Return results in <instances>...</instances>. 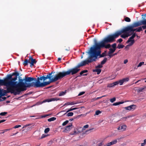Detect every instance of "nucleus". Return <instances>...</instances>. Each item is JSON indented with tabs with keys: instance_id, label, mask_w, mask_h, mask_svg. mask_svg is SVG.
Returning a JSON list of instances; mask_svg holds the SVG:
<instances>
[{
	"instance_id": "f257e3e1",
	"label": "nucleus",
	"mask_w": 146,
	"mask_h": 146,
	"mask_svg": "<svg viewBox=\"0 0 146 146\" xmlns=\"http://www.w3.org/2000/svg\"><path fill=\"white\" fill-rule=\"evenodd\" d=\"M55 72L52 71L46 75L40 76L38 77L34 82V88H42L49 84L50 83L55 82L62 79L59 72L52 75Z\"/></svg>"
},
{
	"instance_id": "f03ea898",
	"label": "nucleus",
	"mask_w": 146,
	"mask_h": 146,
	"mask_svg": "<svg viewBox=\"0 0 146 146\" xmlns=\"http://www.w3.org/2000/svg\"><path fill=\"white\" fill-rule=\"evenodd\" d=\"M36 80V78L31 77H25L24 78L22 79L21 77H19V82L15 81V83L13 86L19 94L21 92H23L27 90V88L34 87V82H30L33 80Z\"/></svg>"
},
{
	"instance_id": "7ed1b4c3",
	"label": "nucleus",
	"mask_w": 146,
	"mask_h": 146,
	"mask_svg": "<svg viewBox=\"0 0 146 146\" xmlns=\"http://www.w3.org/2000/svg\"><path fill=\"white\" fill-rule=\"evenodd\" d=\"M15 72L11 74H8L4 80L0 79V86H10L12 87L15 84V81L17 79V76H19V73L16 70Z\"/></svg>"
},
{
	"instance_id": "20e7f679",
	"label": "nucleus",
	"mask_w": 146,
	"mask_h": 146,
	"mask_svg": "<svg viewBox=\"0 0 146 146\" xmlns=\"http://www.w3.org/2000/svg\"><path fill=\"white\" fill-rule=\"evenodd\" d=\"M102 47H100L98 48H90L88 52V53L90 55L89 57L88 62H92L96 60L98 56H100L101 54V48Z\"/></svg>"
},
{
	"instance_id": "39448f33",
	"label": "nucleus",
	"mask_w": 146,
	"mask_h": 146,
	"mask_svg": "<svg viewBox=\"0 0 146 146\" xmlns=\"http://www.w3.org/2000/svg\"><path fill=\"white\" fill-rule=\"evenodd\" d=\"M122 33L121 30L117 31L113 34L108 35L103 40L104 44L114 42L116 38H118Z\"/></svg>"
},
{
	"instance_id": "423d86ee",
	"label": "nucleus",
	"mask_w": 146,
	"mask_h": 146,
	"mask_svg": "<svg viewBox=\"0 0 146 146\" xmlns=\"http://www.w3.org/2000/svg\"><path fill=\"white\" fill-rule=\"evenodd\" d=\"M80 70V69H78L75 67L69 69L67 71H63L62 72H59L61 79L66 76L70 75H74L77 73Z\"/></svg>"
},
{
	"instance_id": "0eeeda50",
	"label": "nucleus",
	"mask_w": 146,
	"mask_h": 146,
	"mask_svg": "<svg viewBox=\"0 0 146 146\" xmlns=\"http://www.w3.org/2000/svg\"><path fill=\"white\" fill-rule=\"evenodd\" d=\"M7 87V91L5 90H3V94L5 95L8 93H11V94H13L15 95H16L17 94H19V93L16 91L14 87H12L10 86H6Z\"/></svg>"
},
{
	"instance_id": "6e6552de",
	"label": "nucleus",
	"mask_w": 146,
	"mask_h": 146,
	"mask_svg": "<svg viewBox=\"0 0 146 146\" xmlns=\"http://www.w3.org/2000/svg\"><path fill=\"white\" fill-rule=\"evenodd\" d=\"M134 27L131 25L125 27L121 30L122 33H125L127 32H132V33H133L135 31H137V29H133Z\"/></svg>"
},
{
	"instance_id": "1a4fd4ad",
	"label": "nucleus",
	"mask_w": 146,
	"mask_h": 146,
	"mask_svg": "<svg viewBox=\"0 0 146 146\" xmlns=\"http://www.w3.org/2000/svg\"><path fill=\"white\" fill-rule=\"evenodd\" d=\"M94 45L93 47H91V48H99L100 47H104V46H105L103 40L100 43H97L96 38H95L94 39Z\"/></svg>"
},
{
	"instance_id": "9d476101",
	"label": "nucleus",
	"mask_w": 146,
	"mask_h": 146,
	"mask_svg": "<svg viewBox=\"0 0 146 146\" xmlns=\"http://www.w3.org/2000/svg\"><path fill=\"white\" fill-rule=\"evenodd\" d=\"M89 59L82 61L78 65L74 67L78 69H80L79 68L82 66L85 65L86 64H88L89 63H91L90 62H88Z\"/></svg>"
},
{
	"instance_id": "9b49d317",
	"label": "nucleus",
	"mask_w": 146,
	"mask_h": 146,
	"mask_svg": "<svg viewBox=\"0 0 146 146\" xmlns=\"http://www.w3.org/2000/svg\"><path fill=\"white\" fill-rule=\"evenodd\" d=\"M136 107V106L135 105L133 104L127 107H125L124 108L125 109L129 111H132L134 110L135 109Z\"/></svg>"
},
{
	"instance_id": "f8f14e48",
	"label": "nucleus",
	"mask_w": 146,
	"mask_h": 146,
	"mask_svg": "<svg viewBox=\"0 0 146 146\" xmlns=\"http://www.w3.org/2000/svg\"><path fill=\"white\" fill-rule=\"evenodd\" d=\"M127 128V126L125 125H120L117 128L120 131H125Z\"/></svg>"
},
{
	"instance_id": "ddd939ff",
	"label": "nucleus",
	"mask_w": 146,
	"mask_h": 146,
	"mask_svg": "<svg viewBox=\"0 0 146 146\" xmlns=\"http://www.w3.org/2000/svg\"><path fill=\"white\" fill-rule=\"evenodd\" d=\"M134 40L131 38V36L130 37L126 42L127 43H128L130 42L129 44L127 45V46H130L132 45L134 43Z\"/></svg>"
},
{
	"instance_id": "4468645a",
	"label": "nucleus",
	"mask_w": 146,
	"mask_h": 146,
	"mask_svg": "<svg viewBox=\"0 0 146 146\" xmlns=\"http://www.w3.org/2000/svg\"><path fill=\"white\" fill-rule=\"evenodd\" d=\"M59 98H49L47 99L44 100L45 102H49L53 101H56L58 100H59Z\"/></svg>"
},
{
	"instance_id": "2eb2a0df",
	"label": "nucleus",
	"mask_w": 146,
	"mask_h": 146,
	"mask_svg": "<svg viewBox=\"0 0 146 146\" xmlns=\"http://www.w3.org/2000/svg\"><path fill=\"white\" fill-rule=\"evenodd\" d=\"M141 25L140 21L134 23L131 26L134 27H137Z\"/></svg>"
},
{
	"instance_id": "dca6fc26",
	"label": "nucleus",
	"mask_w": 146,
	"mask_h": 146,
	"mask_svg": "<svg viewBox=\"0 0 146 146\" xmlns=\"http://www.w3.org/2000/svg\"><path fill=\"white\" fill-rule=\"evenodd\" d=\"M29 60H31V61H29V63H31L34 64H35L36 62V60L33 59V57L31 56L30 57Z\"/></svg>"
},
{
	"instance_id": "f3484780",
	"label": "nucleus",
	"mask_w": 146,
	"mask_h": 146,
	"mask_svg": "<svg viewBox=\"0 0 146 146\" xmlns=\"http://www.w3.org/2000/svg\"><path fill=\"white\" fill-rule=\"evenodd\" d=\"M72 124L71 123L69 125H68L66 127L65 130L66 131H70L71 129L72 128Z\"/></svg>"
},
{
	"instance_id": "a211bd4d",
	"label": "nucleus",
	"mask_w": 146,
	"mask_h": 146,
	"mask_svg": "<svg viewBox=\"0 0 146 146\" xmlns=\"http://www.w3.org/2000/svg\"><path fill=\"white\" fill-rule=\"evenodd\" d=\"M93 72H97V74H99L101 72V70L100 69L96 68L95 69H94L93 70Z\"/></svg>"
},
{
	"instance_id": "6ab92c4d",
	"label": "nucleus",
	"mask_w": 146,
	"mask_h": 146,
	"mask_svg": "<svg viewBox=\"0 0 146 146\" xmlns=\"http://www.w3.org/2000/svg\"><path fill=\"white\" fill-rule=\"evenodd\" d=\"M76 104V103L74 102H67V103H65L64 104V106L70 105H73Z\"/></svg>"
},
{
	"instance_id": "aec40b11",
	"label": "nucleus",
	"mask_w": 146,
	"mask_h": 146,
	"mask_svg": "<svg viewBox=\"0 0 146 146\" xmlns=\"http://www.w3.org/2000/svg\"><path fill=\"white\" fill-rule=\"evenodd\" d=\"M115 49H113L111 48H110L109 49V51L108 52V54H111L113 53L115 51Z\"/></svg>"
},
{
	"instance_id": "412c9836",
	"label": "nucleus",
	"mask_w": 146,
	"mask_h": 146,
	"mask_svg": "<svg viewBox=\"0 0 146 146\" xmlns=\"http://www.w3.org/2000/svg\"><path fill=\"white\" fill-rule=\"evenodd\" d=\"M146 89V87H143L139 88L137 90V91L139 92H142L143 91V90Z\"/></svg>"
},
{
	"instance_id": "4be33fe9",
	"label": "nucleus",
	"mask_w": 146,
	"mask_h": 146,
	"mask_svg": "<svg viewBox=\"0 0 146 146\" xmlns=\"http://www.w3.org/2000/svg\"><path fill=\"white\" fill-rule=\"evenodd\" d=\"M88 72V70H83L80 73V75L78 76H77L76 78H77L78 77H80L81 75H82V74H83L86 73Z\"/></svg>"
},
{
	"instance_id": "5701e85b",
	"label": "nucleus",
	"mask_w": 146,
	"mask_h": 146,
	"mask_svg": "<svg viewBox=\"0 0 146 146\" xmlns=\"http://www.w3.org/2000/svg\"><path fill=\"white\" fill-rule=\"evenodd\" d=\"M28 63H29V61L27 59H25L24 62L23 63V64L24 66H26L28 65Z\"/></svg>"
},
{
	"instance_id": "b1692460",
	"label": "nucleus",
	"mask_w": 146,
	"mask_h": 146,
	"mask_svg": "<svg viewBox=\"0 0 146 146\" xmlns=\"http://www.w3.org/2000/svg\"><path fill=\"white\" fill-rule=\"evenodd\" d=\"M78 108H71L69 109H68V110H67V111L66 112V113H65L64 114H66V113L69 111H72V110H76L77 109H78Z\"/></svg>"
},
{
	"instance_id": "393cba45",
	"label": "nucleus",
	"mask_w": 146,
	"mask_h": 146,
	"mask_svg": "<svg viewBox=\"0 0 146 146\" xmlns=\"http://www.w3.org/2000/svg\"><path fill=\"white\" fill-rule=\"evenodd\" d=\"M141 25H146V19L140 21Z\"/></svg>"
},
{
	"instance_id": "a878e982",
	"label": "nucleus",
	"mask_w": 146,
	"mask_h": 146,
	"mask_svg": "<svg viewBox=\"0 0 146 146\" xmlns=\"http://www.w3.org/2000/svg\"><path fill=\"white\" fill-rule=\"evenodd\" d=\"M56 118L55 117H52L48 119V121L49 122H50L52 121H54L56 120Z\"/></svg>"
},
{
	"instance_id": "bb28decb",
	"label": "nucleus",
	"mask_w": 146,
	"mask_h": 146,
	"mask_svg": "<svg viewBox=\"0 0 146 146\" xmlns=\"http://www.w3.org/2000/svg\"><path fill=\"white\" fill-rule=\"evenodd\" d=\"M123 103V102H117L114 103L113 104V105L115 106H116L120 104H122Z\"/></svg>"
},
{
	"instance_id": "cd10ccee",
	"label": "nucleus",
	"mask_w": 146,
	"mask_h": 146,
	"mask_svg": "<svg viewBox=\"0 0 146 146\" xmlns=\"http://www.w3.org/2000/svg\"><path fill=\"white\" fill-rule=\"evenodd\" d=\"M107 60V58H105L104 60L101 62V64L103 65L106 62Z\"/></svg>"
},
{
	"instance_id": "c85d7f7f",
	"label": "nucleus",
	"mask_w": 146,
	"mask_h": 146,
	"mask_svg": "<svg viewBox=\"0 0 146 146\" xmlns=\"http://www.w3.org/2000/svg\"><path fill=\"white\" fill-rule=\"evenodd\" d=\"M106 56V51H105L104 52L102 53V54L100 55V56H99V57H98V58L104 57L105 56Z\"/></svg>"
},
{
	"instance_id": "c756f323",
	"label": "nucleus",
	"mask_w": 146,
	"mask_h": 146,
	"mask_svg": "<svg viewBox=\"0 0 146 146\" xmlns=\"http://www.w3.org/2000/svg\"><path fill=\"white\" fill-rule=\"evenodd\" d=\"M124 46L123 45L118 44L117 47V48L119 49H121L123 48Z\"/></svg>"
},
{
	"instance_id": "7c9ffc66",
	"label": "nucleus",
	"mask_w": 146,
	"mask_h": 146,
	"mask_svg": "<svg viewBox=\"0 0 146 146\" xmlns=\"http://www.w3.org/2000/svg\"><path fill=\"white\" fill-rule=\"evenodd\" d=\"M110 142H111L110 144H111V145H113L115 144L117 142V140L115 139V140H114L113 141H112Z\"/></svg>"
},
{
	"instance_id": "2f4dec72",
	"label": "nucleus",
	"mask_w": 146,
	"mask_h": 146,
	"mask_svg": "<svg viewBox=\"0 0 146 146\" xmlns=\"http://www.w3.org/2000/svg\"><path fill=\"white\" fill-rule=\"evenodd\" d=\"M124 20L125 21L127 22H130L131 21L130 19L128 17H126Z\"/></svg>"
},
{
	"instance_id": "473e14b6",
	"label": "nucleus",
	"mask_w": 146,
	"mask_h": 146,
	"mask_svg": "<svg viewBox=\"0 0 146 146\" xmlns=\"http://www.w3.org/2000/svg\"><path fill=\"white\" fill-rule=\"evenodd\" d=\"M142 28L141 27H139L137 28L136 31L140 32V31H142Z\"/></svg>"
},
{
	"instance_id": "72a5a7b5",
	"label": "nucleus",
	"mask_w": 146,
	"mask_h": 146,
	"mask_svg": "<svg viewBox=\"0 0 146 146\" xmlns=\"http://www.w3.org/2000/svg\"><path fill=\"white\" fill-rule=\"evenodd\" d=\"M116 44L115 43H114L111 45V46L113 49H115L116 50Z\"/></svg>"
},
{
	"instance_id": "f704fd0d",
	"label": "nucleus",
	"mask_w": 146,
	"mask_h": 146,
	"mask_svg": "<svg viewBox=\"0 0 146 146\" xmlns=\"http://www.w3.org/2000/svg\"><path fill=\"white\" fill-rule=\"evenodd\" d=\"M104 47L106 48H108L111 47V45L110 44H108L106 45H105V46H104Z\"/></svg>"
},
{
	"instance_id": "c9c22d12",
	"label": "nucleus",
	"mask_w": 146,
	"mask_h": 146,
	"mask_svg": "<svg viewBox=\"0 0 146 146\" xmlns=\"http://www.w3.org/2000/svg\"><path fill=\"white\" fill-rule=\"evenodd\" d=\"M69 122L68 120H66L62 124V125L64 126L66 125Z\"/></svg>"
},
{
	"instance_id": "e433bc0d",
	"label": "nucleus",
	"mask_w": 146,
	"mask_h": 146,
	"mask_svg": "<svg viewBox=\"0 0 146 146\" xmlns=\"http://www.w3.org/2000/svg\"><path fill=\"white\" fill-rule=\"evenodd\" d=\"M144 64V62H140L139 64L137 66V67H141V66L143 64Z\"/></svg>"
},
{
	"instance_id": "4c0bfd02",
	"label": "nucleus",
	"mask_w": 146,
	"mask_h": 146,
	"mask_svg": "<svg viewBox=\"0 0 146 146\" xmlns=\"http://www.w3.org/2000/svg\"><path fill=\"white\" fill-rule=\"evenodd\" d=\"M73 115V113L72 112H69L67 113V115L68 116H71Z\"/></svg>"
},
{
	"instance_id": "58836bf2",
	"label": "nucleus",
	"mask_w": 146,
	"mask_h": 146,
	"mask_svg": "<svg viewBox=\"0 0 146 146\" xmlns=\"http://www.w3.org/2000/svg\"><path fill=\"white\" fill-rule=\"evenodd\" d=\"M118 82H119V84L120 85H122L124 82L123 79L120 80Z\"/></svg>"
},
{
	"instance_id": "ea45409f",
	"label": "nucleus",
	"mask_w": 146,
	"mask_h": 146,
	"mask_svg": "<svg viewBox=\"0 0 146 146\" xmlns=\"http://www.w3.org/2000/svg\"><path fill=\"white\" fill-rule=\"evenodd\" d=\"M50 130V129L49 128H46L44 130V132L45 133H48Z\"/></svg>"
},
{
	"instance_id": "a19ab883",
	"label": "nucleus",
	"mask_w": 146,
	"mask_h": 146,
	"mask_svg": "<svg viewBox=\"0 0 146 146\" xmlns=\"http://www.w3.org/2000/svg\"><path fill=\"white\" fill-rule=\"evenodd\" d=\"M66 93V92H62L59 94V96H62L64 95Z\"/></svg>"
},
{
	"instance_id": "79ce46f5",
	"label": "nucleus",
	"mask_w": 146,
	"mask_h": 146,
	"mask_svg": "<svg viewBox=\"0 0 146 146\" xmlns=\"http://www.w3.org/2000/svg\"><path fill=\"white\" fill-rule=\"evenodd\" d=\"M123 79L124 82H128L129 80V79L128 78H124L123 79Z\"/></svg>"
},
{
	"instance_id": "37998d69",
	"label": "nucleus",
	"mask_w": 146,
	"mask_h": 146,
	"mask_svg": "<svg viewBox=\"0 0 146 146\" xmlns=\"http://www.w3.org/2000/svg\"><path fill=\"white\" fill-rule=\"evenodd\" d=\"M101 113V111L99 110H96V111L95 114L96 115H98Z\"/></svg>"
},
{
	"instance_id": "c03bdc74",
	"label": "nucleus",
	"mask_w": 146,
	"mask_h": 146,
	"mask_svg": "<svg viewBox=\"0 0 146 146\" xmlns=\"http://www.w3.org/2000/svg\"><path fill=\"white\" fill-rule=\"evenodd\" d=\"M116 98H113L110 99V101L111 103H113L115 101Z\"/></svg>"
},
{
	"instance_id": "a18cd8bd",
	"label": "nucleus",
	"mask_w": 146,
	"mask_h": 146,
	"mask_svg": "<svg viewBox=\"0 0 146 146\" xmlns=\"http://www.w3.org/2000/svg\"><path fill=\"white\" fill-rule=\"evenodd\" d=\"M102 67V65L101 64H100L96 66V68H101Z\"/></svg>"
},
{
	"instance_id": "49530a36",
	"label": "nucleus",
	"mask_w": 146,
	"mask_h": 146,
	"mask_svg": "<svg viewBox=\"0 0 146 146\" xmlns=\"http://www.w3.org/2000/svg\"><path fill=\"white\" fill-rule=\"evenodd\" d=\"M9 129H6L5 130H2V132H1L0 133V134H2V133H3L7 131H9Z\"/></svg>"
},
{
	"instance_id": "de8ad7c7",
	"label": "nucleus",
	"mask_w": 146,
	"mask_h": 146,
	"mask_svg": "<svg viewBox=\"0 0 146 146\" xmlns=\"http://www.w3.org/2000/svg\"><path fill=\"white\" fill-rule=\"evenodd\" d=\"M113 86H113V83L111 84H108L107 86L108 87L111 88V87H113Z\"/></svg>"
},
{
	"instance_id": "09e8293b",
	"label": "nucleus",
	"mask_w": 146,
	"mask_h": 146,
	"mask_svg": "<svg viewBox=\"0 0 146 146\" xmlns=\"http://www.w3.org/2000/svg\"><path fill=\"white\" fill-rule=\"evenodd\" d=\"M7 113V112H3L0 113V115L1 116H4Z\"/></svg>"
},
{
	"instance_id": "8fccbe9b",
	"label": "nucleus",
	"mask_w": 146,
	"mask_h": 146,
	"mask_svg": "<svg viewBox=\"0 0 146 146\" xmlns=\"http://www.w3.org/2000/svg\"><path fill=\"white\" fill-rule=\"evenodd\" d=\"M5 95L3 93L2 91L0 90V97L1 98V97Z\"/></svg>"
},
{
	"instance_id": "3c124183",
	"label": "nucleus",
	"mask_w": 146,
	"mask_h": 146,
	"mask_svg": "<svg viewBox=\"0 0 146 146\" xmlns=\"http://www.w3.org/2000/svg\"><path fill=\"white\" fill-rule=\"evenodd\" d=\"M103 142H101L98 143L96 146H103Z\"/></svg>"
},
{
	"instance_id": "603ef678",
	"label": "nucleus",
	"mask_w": 146,
	"mask_h": 146,
	"mask_svg": "<svg viewBox=\"0 0 146 146\" xmlns=\"http://www.w3.org/2000/svg\"><path fill=\"white\" fill-rule=\"evenodd\" d=\"M113 85L114 86H116L117 85L119 84V82L118 81H116L114 82H113Z\"/></svg>"
},
{
	"instance_id": "864d4df0",
	"label": "nucleus",
	"mask_w": 146,
	"mask_h": 146,
	"mask_svg": "<svg viewBox=\"0 0 146 146\" xmlns=\"http://www.w3.org/2000/svg\"><path fill=\"white\" fill-rule=\"evenodd\" d=\"M110 143H110H107L105 145H104V146H110L111 145V144Z\"/></svg>"
},
{
	"instance_id": "5fc2aeb1",
	"label": "nucleus",
	"mask_w": 146,
	"mask_h": 146,
	"mask_svg": "<svg viewBox=\"0 0 146 146\" xmlns=\"http://www.w3.org/2000/svg\"><path fill=\"white\" fill-rule=\"evenodd\" d=\"M31 125V124H30L25 125L23 126V128H24L26 127L27 126L30 125Z\"/></svg>"
},
{
	"instance_id": "6e6d98bb",
	"label": "nucleus",
	"mask_w": 146,
	"mask_h": 146,
	"mask_svg": "<svg viewBox=\"0 0 146 146\" xmlns=\"http://www.w3.org/2000/svg\"><path fill=\"white\" fill-rule=\"evenodd\" d=\"M84 93H85V92H80V93H79V94L78 95V96H80L82 95Z\"/></svg>"
},
{
	"instance_id": "4d7b16f0",
	"label": "nucleus",
	"mask_w": 146,
	"mask_h": 146,
	"mask_svg": "<svg viewBox=\"0 0 146 146\" xmlns=\"http://www.w3.org/2000/svg\"><path fill=\"white\" fill-rule=\"evenodd\" d=\"M21 127V125H16L14 127V128H19V127Z\"/></svg>"
},
{
	"instance_id": "13d9d810",
	"label": "nucleus",
	"mask_w": 146,
	"mask_h": 146,
	"mask_svg": "<svg viewBox=\"0 0 146 146\" xmlns=\"http://www.w3.org/2000/svg\"><path fill=\"white\" fill-rule=\"evenodd\" d=\"M131 34H129L128 33H127L126 34H125V38L129 36H130Z\"/></svg>"
},
{
	"instance_id": "bf43d9fd",
	"label": "nucleus",
	"mask_w": 146,
	"mask_h": 146,
	"mask_svg": "<svg viewBox=\"0 0 146 146\" xmlns=\"http://www.w3.org/2000/svg\"><path fill=\"white\" fill-rule=\"evenodd\" d=\"M131 34H129L128 33H127L126 34H125V38L129 36H130Z\"/></svg>"
},
{
	"instance_id": "052dcab7",
	"label": "nucleus",
	"mask_w": 146,
	"mask_h": 146,
	"mask_svg": "<svg viewBox=\"0 0 146 146\" xmlns=\"http://www.w3.org/2000/svg\"><path fill=\"white\" fill-rule=\"evenodd\" d=\"M136 36V34L135 33H134L132 36H131V38H132L133 39L134 38V37Z\"/></svg>"
},
{
	"instance_id": "680f3d73",
	"label": "nucleus",
	"mask_w": 146,
	"mask_h": 146,
	"mask_svg": "<svg viewBox=\"0 0 146 146\" xmlns=\"http://www.w3.org/2000/svg\"><path fill=\"white\" fill-rule=\"evenodd\" d=\"M48 115H42V116H41L40 117V118H44L45 117H46L48 116Z\"/></svg>"
},
{
	"instance_id": "e2e57ef3",
	"label": "nucleus",
	"mask_w": 146,
	"mask_h": 146,
	"mask_svg": "<svg viewBox=\"0 0 146 146\" xmlns=\"http://www.w3.org/2000/svg\"><path fill=\"white\" fill-rule=\"evenodd\" d=\"M93 129H94V128H92V129H88V130H86V133H87L88 132H91V131Z\"/></svg>"
},
{
	"instance_id": "0e129e2a",
	"label": "nucleus",
	"mask_w": 146,
	"mask_h": 146,
	"mask_svg": "<svg viewBox=\"0 0 146 146\" xmlns=\"http://www.w3.org/2000/svg\"><path fill=\"white\" fill-rule=\"evenodd\" d=\"M123 40L121 38H119L117 40L118 42L119 43H121V42Z\"/></svg>"
},
{
	"instance_id": "69168bd1",
	"label": "nucleus",
	"mask_w": 146,
	"mask_h": 146,
	"mask_svg": "<svg viewBox=\"0 0 146 146\" xmlns=\"http://www.w3.org/2000/svg\"><path fill=\"white\" fill-rule=\"evenodd\" d=\"M121 37L123 38H125V34H123L121 35Z\"/></svg>"
},
{
	"instance_id": "338daca9",
	"label": "nucleus",
	"mask_w": 146,
	"mask_h": 146,
	"mask_svg": "<svg viewBox=\"0 0 146 146\" xmlns=\"http://www.w3.org/2000/svg\"><path fill=\"white\" fill-rule=\"evenodd\" d=\"M144 25L142 26V27L143 29H146V25Z\"/></svg>"
},
{
	"instance_id": "774afa93",
	"label": "nucleus",
	"mask_w": 146,
	"mask_h": 146,
	"mask_svg": "<svg viewBox=\"0 0 146 146\" xmlns=\"http://www.w3.org/2000/svg\"><path fill=\"white\" fill-rule=\"evenodd\" d=\"M88 126H89V125H88V124L86 125H84V128H87L88 127Z\"/></svg>"
}]
</instances>
